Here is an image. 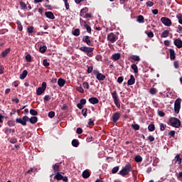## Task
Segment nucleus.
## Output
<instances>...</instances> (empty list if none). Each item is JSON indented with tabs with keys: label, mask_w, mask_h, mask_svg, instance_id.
Returning a JSON list of instances; mask_svg holds the SVG:
<instances>
[{
	"label": "nucleus",
	"mask_w": 182,
	"mask_h": 182,
	"mask_svg": "<svg viewBox=\"0 0 182 182\" xmlns=\"http://www.w3.org/2000/svg\"><path fill=\"white\" fill-rule=\"evenodd\" d=\"M45 15L46 18H48V19H55V15H53V13L51 11H46Z\"/></svg>",
	"instance_id": "5701e85b"
},
{
	"label": "nucleus",
	"mask_w": 182,
	"mask_h": 182,
	"mask_svg": "<svg viewBox=\"0 0 182 182\" xmlns=\"http://www.w3.org/2000/svg\"><path fill=\"white\" fill-rule=\"evenodd\" d=\"M178 180H179V181H182V171L179 172L177 176H176Z\"/></svg>",
	"instance_id": "13d9d810"
},
{
	"label": "nucleus",
	"mask_w": 182,
	"mask_h": 182,
	"mask_svg": "<svg viewBox=\"0 0 182 182\" xmlns=\"http://www.w3.org/2000/svg\"><path fill=\"white\" fill-rule=\"evenodd\" d=\"M130 171H132V164H127L125 166L123 167L121 171H119V174H120V176H122V177H124V176H127V174H129Z\"/></svg>",
	"instance_id": "f03ea898"
},
{
	"label": "nucleus",
	"mask_w": 182,
	"mask_h": 182,
	"mask_svg": "<svg viewBox=\"0 0 182 182\" xmlns=\"http://www.w3.org/2000/svg\"><path fill=\"white\" fill-rule=\"evenodd\" d=\"M120 112H115L112 114V122L114 123H117V120H119V119H120Z\"/></svg>",
	"instance_id": "2eb2a0df"
},
{
	"label": "nucleus",
	"mask_w": 182,
	"mask_h": 182,
	"mask_svg": "<svg viewBox=\"0 0 182 182\" xmlns=\"http://www.w3.org/2000/svg\"><path fill=\"white\" fill-rule=\"evenodd\" d=\"M132 129H134V130H140V125L139 124H132Z\"/></svg>",
	"instance_id": "79ce46f5"
},
{
	"label": "nucleus",
	"mask_w": 182,
	"mask_h": 182,
	"mask_svg": "<svg viewBox=\"0 0 182 182\" xmlns=\"http://www.w3.org/2000/svg\"><path fill=\"white\" fill-rule=\"evenodd\" d=\"M80 25H82L83 26H86L87 25V22H86L85 20L80 18Z\"/></svg>",
	"instance_id": "4d7b16f0"
},
{
	"label": "nucleus",
	"mask_w": 182,
	"mask_h": 182,
	"mask_svg": "<svg viewBox=\"0 0 182 182\" xmlns=\"http://www.w3.org/2000/svg\"><path fill=\"white\" fill-rule=\"evenodd\" d=\"M128 60L133 62H140V57L139 55H131L129 57Z\"/></svg>",
	"instance_id": "f8f14e48"
},
{
	"label": "nucleus",
	"mask_w": 182,
	"mask_h": 182,
	"mask_svg": "<svg viewBox=\"0 0 182 182\" xmlns=\"http://www.w3.org/2000/svg\"><path fill=\"white\" fill-rule=\"evenodd\" d=\"M117 171H119V166H115L112 170V174H116Z\"/></svg>",
	"instance_id": "603ef678"
},
{
	"label": "nucleus",
	"mask_w": 182,
	"mask_h": 182,
	"mask_svg": "<svg viewBox=\"0 0 182 182\" xmlns=\"http://www.w3.org/2000/svg\"><path fill=\"white\" fill-rule=\"evenodd\" d=\"M131 68L132 70H134V73H139V68L136 64H132Z\"/></svg>",
	"instance_id": "f704fd0d"
},
{
	"label": "nucleus",
	"mask_w": 182,
	"mask_h": 182,
	"mask_svg": "<svg viewBox=\"0 0 182 182\" xmlns=\"http://www.w3.org/2000/svg\"><path fill=\"white\" fill-rule=\"evenodd\" d=\"M90 177V172L87 170H85L82 172V178H89Z\"/></svg>",
	"instance_id": "a878e982"
},
{
	"label": "nucleus",
	"mask_w": 182,
	"mask_h": 182,
	"mask_svg": "<svg viewBox=\"0 0 182 182\" xmlns=\"http://www.w3.org/2000/svg\"><path fill=\"white\" fill-rule=\"evenodd\" d=\"M16 122L20 124H22V126H26V122H29V117L24 116L22 118H17Z\"/></svg>",
	"instance_id": "1a4fd4ad"
},
{
	"label": "nucleus",
	"mask_w": 182,
	"mask_h": 182,
	"mask_svg": "<svg viewBox=\"0 0 182 182\" xmlns=\"http://www.w3.org/2000/svg\"><path fill=\"white\" fill-rule=\"evenodd\" d=\"M87 73H92V72H93L92 65H90V66L87 67Z\"/></svg>",
	"instance_id": "e2e57ef3"
},
{
	"label": "nucleus",
	"mask_w": 182,
	"mask_h": 182,
	"mask_svg": "<svg viewBox=\"0 0 182 182\" xmlns=\"http://www.w3.org/2000/svg\"><path fill=\"white\" fill-rule=\"evenodd\" d=\"M17 141L18 140L16 139V138H11L9 140V142L11 143V144H15Z\"/></svg>",
	"instance_id": "680f3d73"
},
{
	"label": "nucleus",
	"mask_w": 182,
	"mask_h": 182,
	"mask_svg": "<svg viewBox=\"0 0 182 182\" xmlns=\"http://www.w3.org/2000/svg\"><path fill=\"white\" fill-rule=\"evenodd\" d=\"M54 178H55V180H58V181H59L62 180V178H63V176H62V175L60 174V173L58 172V173L55 174V176H54Z\"/></svg>",
	"instance_id": "2f4dec72"
},
{
	"label": "nucleus",
	"mask_w": 182,
	"mask_h": 182,
	"mask_svg": "<svg viewBox=\"0 0 182 182\" xmlns=\"http://www.w3.org/2000/svg\"><path fill=\"white\" fill-rule=\"evenodd\" d=\"M176 32H177L178 33H182V26H180V25L178 26Z\"/></svg>",
	"instance_id": "69168bd1"
},
{
	"label": "nucleus",
	"mask_w": 182,
	"mask_h": 182,
	"mask_svg": "<svg viewBox=\"0 0 182 182\" xmlns=\"http://www.w3.org/2000/svg\"><path fill=\"white\" fill-rule=\"evenodd\" d=\"M72 146L73 147H77L79 146V141L77 139H73L72 141Z\"/></svg>",
	"instance_id": "e433bc0d"
},
{
	"label": "nucleus",
	"mask_w": 182,
	"mask_h": 182,
	"mask_svg": "<svg viewBox=\"0 0 182 182\" xmlns=\"http://www.w3.org/2000/svg\"><path fill=\"white\" fill-rule=\"evenodd\" d=\"M174 162L177 164H181L182 163V158L180 157V154H176L175 158H174Z\"/></svg>",
	"instance_id": "6ab92c4d"
},
{
	"label": "nucleus",
	"mask_w": 182,
	"mask_h": 182,
	"mask_svg": "<svg viewBox=\"0 0 182 182\" xmlns=\"http://www.w3.org/2000/svg\"><path fill=\"white\" fill-rule=\"evenodd\" d=\"M181 109V98H178L174 102V112L176 114L180 113V109Z\"/></svg>",
	"instance_id": "20e7f679"
},
{
	"label": "nucleus",
	"mask_w": 182,
	"mask_h": 182,
	"mask_svg": "<svg viewBox=\"0 0 182 182\" xmlns=\"http://www.w3.org/2000/svg\"><path fill=\"white\" fill-rule=\"evenodd\" d=\"M169 53L171 60H174L176 59V52L174 50L173 48L169 49Z\"/></svg>",
	"instance_id": "aec40b11"
},
{
	"label": "nucleus",
	"mask_w": 182,
	"mask_h": 182,
	"mask_svg": "<svg viewBox=\"0 0 182 182\" xmlns=\"http://www.w3.org/2000/svg\"><path fill=\"white\" fill-rule=\"evenodd\" d=\"M83 42L87 43L88 46H93V44H92V41H90V37L89 36H85L82 38Z\"/></svg>",
	"instance_id": "ddd939ff"
},
{
	"label": "nucleus",
	"mask_w": 182,
	"mask_h": 182,
	"mask_svg": "<svg viewBox=\"0 0 182 182\" xmlns=\"http://www.w3.org/2000/svg\"><path fill=\"white\" fill-rule=\"evenodd\" d=\"M73 35H74V36H79V35H80V30L79 28L75 29V31L73 33Z\"/></svg>",
	"instance_id": "4c0bfd02"
},
{
	"label": "nucleus",
	"mask_w": 182,
	"mask_h": 182,
	"mask_svg": "<svg viewBox=\"0 0 182 182\" xmlns=\"http://www.w3.org/2000/svg\"><path fill=\"white\" fill-rule=\"evenodd\" d=\"M60 167V164H55L54 166H53V169L54 170V172L58 173L59 171Z\"/></svg>",
	"instance_id": "7c9ffc66"
},
{
	"label": "nucleus",
	"mask_w": 182,
	"mask_h": 182,
	"mask_svg": "<svg viewBox=\"0 0 182 182\" xmlns=\"http://www.w3.org/2000/svg\"><path fill=\"white\" fill-rule=\"evenodd\" d=\"M76 90L77 92H79L80 93H84L85 92V90H83V87H82V85H80L79 87H76Z\"/></svg>",
	"instance_id": "c03bdc74"
},
{
	"label": "nucleus",
	"mask_w": 182,
	"mask_h": 182,
	"mask_svg": "<svg viewBox=\"0 0 182 182\" xmlns=\"http://www.w3.org/2000/svg\"><path fill=\"white\" fill-rule=\"evenodd\" d=\"M46 86L47 85L46 82H42L41 87H38L36 90L37 96H41V95L45 92V91L46 90Z\"/></svg>",
	"instance_id": "0eeeda50"
},
{
	"label": "nucleus",
	"mask_w": 182,
	"mask_h": 182,
	"mask_svg": "<svg viewBox=\"0 0 182 182\" xmlns=\"http://www.w3.org/2000/svg\"><path fill=\"white\" fill-rule=\"evenodd\" d=\"M85 105H86V99H81L80 102L77 104V107L80 109H83V106H85Z\"/></svg>",
	"instance_id": "dca6fc26"
},
{
	"label": "nucleus",
	"mask_w": 182,
	"mask_h": 182,
	"mask_svg": "<svg viewBox=\"0 0 182 182\" xmlns=\"http://www.w3.org/2000/svg\"><path fill=\"white\" fill-rule=\"evenodd\" d=\"M26 62H32V56L30 54L26 55Z\"/></svg>",
	"instance_id": "3c124183"
},
{
	"label": "nucleus",
	"mask_w": 182,
	"mask_h": 182,
	"mask_svg": "<svg viewBox=\"0 0 182 182\" xmlns=\"http://www.w3.org/2000/svg\"><path fill=\"white\" fill-rule=\"evenodd\" d=\"M19 4H20L21 9H23V11H25V9H27L26 4L25 2L20 1Z\"/></svg>",
	"instance_id": "72a5a7b5"
},
{
	"label": "nucleus",
	"mask_w": 182,
	"mask_h": 182,
	"mask_svg": "<svg viewBox=\"0 0 182 182\" xmlns=\"http://www.w3.org/2000/svg\"><path fill=\"white\" fill-rule=\"evenodd\" d=\"M148 130L149 132H154V130H156V127L154 126V124H150L148 126Z\"/></svg>",
	"instance_id": "473e14b6"
},
{
	"label": "nucleus",
	"mask_w": 182,
	"mask_h": 182,
	"mask_svg": "<svg viewBox=\"0 0 182 182\" xmlns=\"http://www.w3.org/2000/svg\"><path fill=\"white\" fill-rule=\"evenodd\" d=\"M146 35H147L148 38H154V33L153 31H145Z\"/></svg>",
	"instance_id": "a19ab883"
},
{
	"label": "nucleus",
	"mask_w": 182,
	"mask_h": 182,
	"mask_svg": "<svg viewBox=\"0 0 182 182\" xmlns=\"http://www.w3.org/2000/svg\"><path fill=\"white\" fill-rule=\"evenodd\" d=\"M79 49L81 50V52H84V53H85L89 58L93 57V50H95L94 48L82 46Z\"/></svg>",
	"instance_id": "f257e3e1"
},
{
	"label": "nucleus",
	"mask_w": 182,
	"mask_h": 182,
	"mask_svg": "<svg viewBox=\"0 0 182 182\" xmlns=\"http://www.w3.org/2000/svg\"><path fill=\"white\" fill-rule=\"evenodd\" d=\"M89 12V8L87 7H84L83 9H81L80 13V16H85L86 14Z\"/></svg>",
	"instance_id": "4be33fe9"
},
{
	"label": "nucleus",
	"mask_w": 182,
	"mask_h": 182,
	"mask_svg": "<svg viewBox=\"0 0 182 182\" xmlns=\"http://www.w3.org/2000/svg\"><path fill=\"white\" fill-rule=\"evenodd\" d=\"M153 5H154V3H153V1H147L146 2V6H149V8L153 6Z\"/></svg>",
	"instance_id": "774afa93"
},
{
	"label": "nucleus",
	"mask_w": 182,
	"mask_h": 182,
	"mask_svg": "<svg viewBox=\"0 0 182 182\" xmlns=\"http://www.w3.org/2000/svg\"><path fill=\"white\" fill-rule=\"evenodd\" d=\"M173 45L178 48V49H181L182 48V41L181 38H176L173 41Z\"/></svg>",
	"instance_id": "9b49d317"
},
{
	"label": "nucleus",
	"mask_w": 182,
	"mask_h": 182,
	"mask_svg": "<svg viewBox=\"0 0 182 182\" xmlns=\"http://www.w3.org/2000/svg\"><path fill=\"white\" fill-rule=\"evenodd\" d=\"M48 48L46 46L40 47V52L41 53H45L47 50Z\"/></svg>",
	"instance_id": "58836bf2"
},
{
	"label": "nucleus",
	"mask_w": 182,
	"mask_h": 182,
	"mask_svg": "<svg viewBox=\"0 0 182 182\" xmlns=\"http://www.w3.org/2000/svg\"><path fill=\"white\" fill-rule=\"evenodd\" d=\"M48 117H50V119H53V117H55V112L50 111V112H48Z\"/></svg>",
	"instance_id": "5fc2aeb1"
},
{
	"label": "nucleus",
	"mask_w": 182,
	"mask_h": 182,
	"mask_svg": "<svg viewBox=\"0 0 182 182\" xmlns=\"http://www.w3.org/2000/svg\"><path fill=\"white\" fill-rule=\"evenodd\" d=\"M30 114H32V116H36L38 114V112L35 109H31Z\"/></svg>",
	"instance_id": "052dcab7"
},
{
	"label": "nucleus",
	"mask_w": 182,
	"mask_h": 182,
	"mask_svg": "<svg viewBox=\"0 0 182 182\" xmlns=\"http://www.w3.org/2000/svg\"><path fill=\"white\" fill-rule=\"evenodd\" d=\"M170 123L172 127H176V129H178L181 126V122L176 117H171L170 119Z\"/></svg>",
	"instance_id": "7ed1b4c3"
},
{
	"label": "nucleus",
	"mask_w": 182,
	"mask_h": 182,
	"mask_svg": "<svg viewBox=\"0 0 182 182\" xmlns=\"http://www.w3.org/2000/svg\"><path fill=\"white\" fill-rule=\"evenodd\" d=\"M88 102L92 105H97V103H99V99H97V97H92L89 98Z\"/></svg>",
	"instance_id": "a211bd4d"
},
{
	"label": "nucleus",
	"mask_w": 182,
	"mask_h": 182,
	"mask_svg": "<svg viewBox=\"0 0 182 182\" xmlns=\"http://www.w3.org/2000/svg\"><path fill=\"white\" fill-rule=\"evenodd\" d=\"M176 18L178 21V23H180V25H182V15L178 14V15L176 16Z\"/></svg>",
	"instance_id": "8fccbe9b"
},
{
	"label": "nucleus",
	"mask_w": 182,
	"mask_h": 182,
	"mask_svg": "<svg viewBox=\"0 0 182 182\" xmlns=\"http://www.w3.org/2000/svg\"><path fill=\"white\" fill-rule=\"evenodd\" d=\"M82 87H84V89H87L88 90V89L90 88V85H89V82H84L82 83Z\"/></svg>",
	"instance_id": "37998d69"
},
{
	"label": "nucleus",
	"mask_w": 182,
	"mask_h": 182,
	"mask_svg": "<svg viewBox=\"0 0 182 182\" xmlns=\"http://www.w3.org/2000/svg\"><path fill=\"white\" fill-rule=\"evenodd\" d=\"M28 121L31 124H35V123L38 122V117H33L31 118H28Z\"/></svg>",
	"instance_id": "cd10ccee"
},
{
	"label": "nucleus",
	"mask_w": 182,
	"mask_h": 182,
	"mask_svg": "<svg viewBox=\"0 0 182 182\" xmlns=\"http://www.w3.org/2000/svg\"><path fill=\"white\" fill-rule=\"evenodd\" d=\"M66 83V81L63 80V78H59L58 81V85L60 86V87H63L65 86V84Z\"/></svg>",
	"instance_id": "b1692460"
},
{
	"label": "nucleus",
	"mask_w": 182,
	"mask_h": 182,
	"mask_svg": "<svg viewBox=\"0 0 182 182\" xmlns=\"http://www.w3.org/2000/svg\"><path fill=\"white\" fill-rule=\"evenodd\" d=\"M11 52V48H6L4 51L1 52V58H6L8 54Z\"/></svg>",
	"instance_id": "412c9836"
},
{
	"label": "nucleus",
	"mask_w": 182,
	"mask_h": 182,
	"mask_svg": "<svg viewBox=\"0 0 182 182\" xmlns=\"http://www.w3.org/2000/svg\"><path fill=\"white\" fill-rule=\"evenodd\" d=\"M82 114L84 116V117H86L87 116V108H83L82 109Z\"/></svg>",
	"instance_id": "de8ad7c7"
},
{
	"label": "nucleus",
	"mask_w": 182,
	"mask_h": 182,
	"mask_svg": "<svg viewBox=\"0 0 182 182\" xmlns=\"http://www.w3.org/2000/svg\"><path fill=\"white\" fill-rule=\"evenodd\" d=\"M37 172H38V168L33 167V168H31L30 170L26 172L25 174H32V173H37Z\"/></svg>",
	"instance_id": "c756f323"
},
{
	"label": "nucleus",
	"mask_w": 182,
	"mask_h": 182,
	"mask_svg": "<svg viewBox=\"0 0 182 182\" xmlns=\"http://www.w3.org/2000/svg\"><path fill=\"white\" fill-rule=\"evenodd\" d=\"M114 105L117 107L120 108V102H119V97L117 96V91H114L111 93Z\"/></svg>",
	"instance_id": "6e6552de"
},
{
	"label": "nucleus",
	"mask_w": 182,
	"mask_h": 182,
	"mask_svg": "<svg viewBox=\"0 0 182 182\" xmlns=\"http://www.w3.org/2000/svg\"><path fill=\"white\" fill-rule=\"evenodd\" d=\"M149 93L151 95H156L157 94V89H156V88H151L149 90Z\"/></svg>",
	"instance_id": "49530a36"
},
{
	"label": "nucleus",
	"mask_w": 182,
	"mask_h": 182,
	"mask_svg": "<svg viewBox=\"0 0 182 182\" xmlns=\"http://www.w3.org/2000/svg\"><path fill=\"white\" fill-rule=\"evenodd\" d=\"M136 22H139V23H144V16L142 15H139L136 18Z\"/></svg>",
	"instance_id": "bb28decb"
},
{
	"label": "nucleus",
	"mask_w": 182,
	"mask_h": 182,
	"mask_svg": "<svg viewBox=\"0 0 182 182\" xmlns=\"http://www.w3.org/2000/svg\"><path fill=\"white\" fill-rule=\"evenodd\" d=\"M161 22H162V23H164L165 26H171V25L173 24L171 20L167 17H161Z\"/></svg>",
	"instance_id": "9d476101"
},
{
	"label": "nucleus",
	"mask_w": 182,
	"mask_h": 182,
	"mask_svg": "<svg viewBox=\"0 0 182 182\" xmlns=\"http://www.w3.org/2000/svg\"><path fill=\"white\" fill-rule=\"evenodd\" d=\"M27 32L28 33H33V26H29L27 28Z\"/></svg>",
	"instance_id": "6e6d98bb"
},
{
	"label": "nucleus",
	"mask_w": 182,
	"mask_h": 182,
	"mask_svg": "<svg viewBox=\"0 0 182 182\" xmlns=\"http://www.w3.org/2000/svg\"><path fill=\"white\" fill-rule=\"evenodd\" d=\"M43 66L48 67V66H49L50 64L49 63V62H48V60H47V59H44V60H43Z\"/></svg>",
	"instance_id": "864d4df0"
},
{
	"label": "nucleus",
	"mask_w": 182,
	"mask_h": 182,
	"mask_svg": "<svg viewBox=\"0 0 182 182\" xmlns=\"http://www.w3.org/2000/svg\"><path fill=\"white\" fill-rule=\"evenodd\" d=\"M84 28H85V29L87 30V32H88V33H92V28L90 27V26L87 24V25L84 26Z\"/></svg>",
	"instance_id": "09e8293b"
},
{
	"label": "nucleus",
	"mask_w": 182,
	"mask_h": 182,
	"mask_svg": "<svg viewBox=\"0 0 182 182\" xmlns=\"http://www.w3.org/2000/svg\"><path fill=\"white\" fill-rule=\"evenodd\" d=\"M26 76H28V71L26 70H24L23 73L20 75V79H21V80H23V79H25Z\"/></svg>",
	"instance_id": "c85d7f7f"
},
{
	"label": "nucleus",
	"mask_w": 182,
	"mask_h": 182,
	"mask_svg": "<svg viewBox=\"0 0 182 182\" xmlns=\"http://www.w3.org/2000/svg\"><path fill=\"white\" fill-rule=\"evenodd\" d=\"M148 140L149 141H154L155 139H154V136H152V135H149L148 137H147Z\"/></svg>",
	"instance_id": "338daca9"
},
{
	"label": "nucleus",
	"mask_w": 182,
	"mask_h": 182,
	"mask_svg": "<svg viewBox=\"0 0 182 182\" xmlns=\"http://www.w3.org/2000/svg\"><path fill=\"white\" fill-rule=\"evenodd\" d=\"M134 83H136V79L134 78V76L132 75H130V79L127 81V85L132 86V85H134Z\"/></svg>",
	"instance_id": "f3484780"
},
{
	"label": "nucleus",
	"mask_w": 182,
	"mask_h": 182,
	"mask_svg": "<svg viewBox=\"0 0 182 182\" xmlns=\"http://www.w3.org/2000/svg\"><path fill=\"white\" fill-rule=\"evenodd\" d=\"M93 75L95 76L96 79L100 82L103 81L105 80V79H106V75L100 73V72H99V70L97 69L93 70Z\"/></svg>",
	"instance_id": "39448f33"
},
{
	"label": "nucleus",
	"mask_w": 182,
	"mask_h": 182,
	"mask_svg": "<svg viewBox=\"0 0 182 182\" xmlns=\"http://www.w3.org/2000/svg\"><path fill=\"white\" fill-rule=\"evenodd\" d=\"M173 66L175 69H178L180 68V65H178V61L176 60L173 62Z\"/></svg>",
	"instance_id": "0e129e2a"
},
{
	"label": "nucleus",
	"mask_w": 182,
	"mask_h": 182,
	"mask_svg": "<svg viewBox=\"0 0 182 182\" xmlns=\"http://www.w3.org/2000/svg\"><path fill=\"white\" fill-rule=\"evenodd\" d=\"M170 35V31L164 30L162 33L161 34V38H167Z\"/></svg>",
	"instance_id": "393cba45"
},
{
	"label": "nucleus",
	"mask_w": 182,
	"mask_h": 182,
	"mask_svg": "<svg viewBox=\"0 0 182 182\" xmlns=\"http://www.w3.org/2000/svg\"><path fill=\"white\" fill-rule=\"evenodd\" d=\"M119 39V36L114 33H109L107 36V40L109 43H114Z\"/></svg>",
	"instance_id": "423d86ee"
},
{
	"label": "nucleus",
	"mask_w": 182,
	"mask_h": 182,
	"mask_svg": "<svg viewBox=\"0 0 182 182\" xmlns=\"http://www.w3.org/2000/svg\"><path fill=\"white\" fill-rule=\"evenodd\" d=\"M159 126H160V130H161V132H164V130H166V127H167V125H166V124H163V123H161V124H159Z\"/></svg>",
	"instance_id": "a18cd8bd"
},
{
	"label": "nucleus",
	"mask_w": 182,
	"mask_h": 182,
	"mask_svg": "<svg viewBox=\"0 0 182 182\" xmlns=\"http://www.w3.org/2000/svg\"><path fill=\"white\" fill-rule=\"evenodd\" d=\"M122 58V54L120 53H114L111 56V59L114 60V62H117V60H119Z\"/></svg>",
	"instance_id": "4468645a"
},
{
	"label": "nucleus",
	"mask_w": 182,
	"mask_h": 182,
	"mask_svg": "<svg viewBox=\"0 0 182 182\" xmlns=\"http://www.w3.org/2000/svg\"><path fill=\"white\" fill-rule=\"evenodd\" d=\"M92 14L86 13L82 18H85V19H87V18H92Z\"/></svg>",
	"instance_id": "bf43d9fd"
},
{
	"label": "nucleus",
	"mask_w": 182,
	"mask_h": 182,
	"mask_svg": "<svg viewBox=\"0 0 182 182\" xmlns=\"http://www.w3.org/2000/svg\"><path fill=\"white\" fill-rule=\"evenodd\" d=\"M5 133L6 134H11V133H15V129H12L10 128H6L5 129Z\"/></svg>",
	"instance_id": "c9c22d12"
},
{
	"label": "nucleus",
	"mask_w": 182,
	"mask_h": 182,
	"mask_svg": "<svg viewBox=\"0 0 182 182\" xmlns=\"http://www.w3.org/2000/svg\"><path fill=\"white\" fill-rule=\"evenodd\" d=\"M135 161L136 163H140V161H143V158H141V156L137 155V156H135Z\"/></svg>",
	"instance_id": "ea45409f"
}]
</instances>
